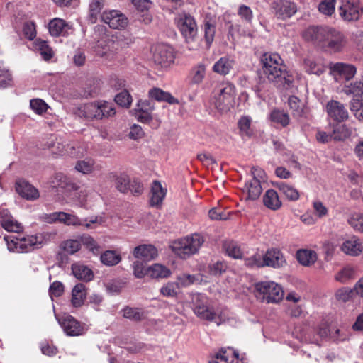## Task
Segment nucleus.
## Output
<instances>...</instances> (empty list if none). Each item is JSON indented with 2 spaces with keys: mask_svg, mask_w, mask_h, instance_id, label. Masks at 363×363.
Masks as SVG:
<instances>
[{
  "mask_svg": "<svg viewBox=\"0 0 363 363\" xmlns=\"http://www.w3.org/2000/svg\"><path fill=\"white\" fill-rule=\"evenodd\" d=\"M131 42L129 33H116L111 38L99 41L96 52L100 55L115 54L126 48Z\"/></svg>",
  "mask_w": 363,
  "mask_h": 363,
  "instance_id": "obj_5",
  "label": "nucleus"
},
{
  "mask_svg": "<svg viewBox=\"0 0 363 363\" xmlns=\"http://www.w3.org/2000/svg\"><path fill=\"white\" fill-rule=\"evenodd\" d=\"M99 105V119H101L104 117H111L116 114V111L113 107V105L104 101V102H98Z\"/></svg>",
  "mask_w": 363,
  "mask_h": 363,
  "instance_id": "obj_51",
  "label": "nucleus"
},
{
  "mask_svg": "<svg viewBox=\"0 0 363 363\" xmlns=\"http://www.w3.org/2000/svg\"><path fill=\"white\" fill-rule=\"evenodd\" d=\"M30 106L37 114L41 115L48 109L47 104L40 99H32L30 101Z\"/></svg>",
  "mask_w": 363,
  "mask_h": 363,
  "instance_id": "obj_60",
  "label": "nucleus"
},
{
  "mask_svg": "<svg viewBox=\"0 0 363 363\" xmlns=\"http://www.w3.org/2000/svg\"><path fill=\"white\" fill-rule=\"evenodd\" d=\"M274 15L278 19L286 20L297 12L295 3L288 0H278L272 3Z\"/></svg>",
  "mask_w": 363,
  "mask_h": 363,
  "instance_id": "obj_13",
  "label": "nucleus"
},
{
  "mask_svg": "<svg viewBox=\"0 0 363 363\" xmlns=\"http://www.w3.org/2000/svg\"><path fill=\"white\" fill-rule=\"evenodd\" d=\"M343 91L347 95H353L356 97L363 96V79L359 81H354L345 85L343 88Z\"/></svg>",
  "mask_w": 363,
  "mask_h": 363,
  "instance_id": "obj_40",
  "label": "nucleus"
},
{
  "mask_svg": "<svg viewBox=\"0 0 363 363\" xmlns=\"http://www.w3.org/2000/svg\"><path fill=\"white\" fill-rule=\"evenodd\" d=\"M354 292L353 289L342 287L336 291L335 296L340 301L347 302L352 298Z\"/></svg>",
  "mask_w": 363,
  "mask_h": 363,
  "instance_id": "obj_59",
  "label": "nucleus"
},
{
  "mask_svg": "<svg viewBox=\"0 0 363 363\" xmlns=\"http://www.w3.org/2000/svg\"><path fill=\"white\" fill-rule=\"evenodd\" d=\"M252 119L250 116L241 117L238 122V126L240 131V135L242 138H250L253 134V130L251 128Z\"/></svg>",
  "mask_w": 363,
  "mask_h": 363,
  "instance_id": "obj_39",
  "label": "nucleus"
},
{
  "mask_svg": "<svg viewBox=\"0 0 363 363\" xmlns=\"http://www.w3.org/2000/svg\"><path fill=\"white\" fill-rule=\"evenodd\" d=\"M101 262L106 266H115L121 260V255L115 251L107 250L101 255Z\"/></svg>",
  "mask_w": 363,
  "mask_h": 363,
  "instance_id": "obj_42",
  "label": "nucleus"
},
{
  "mask_svg": "<svg viewBox=\"0 0 363 363\" xmlns=\"http://www.w3.org/2000/svg\"><path fill=\"white\" fill-rule=\"evenodd\" d=\"M173 48L167 45H158L155 48L153 52V61L162 67H168L174 61Z\"/></svg>",
  "mask_w": 363,
  "mask_h": 363,
  "instance_id": "obj_10",
  "label": "nucleus"
},
{
  "mask_svg": "<svg viewBox=\"0 0 363 363\" xmlns=\"http://www.w3.org/2000/svg\"><path fill=\"white\" fill-rule=\"evenodd\" d=\"M67 26L66 22L61 18H54L48 23L50 33L55 37L62 35Z\"/></svg>",
  "mask_w": 363,
  "mask_h": 363,
  "instance_id": "obj_38",
  "label": "nucleus"
},
{
  "mask_svg": "<svg viewBox=\"0 0 363 363\" xmlns=\"http://www.w3.org/2000/svg\"><path fill=\"white\" fill-rule=\"evenodd\" d=\"M356 276L355 269L352 266H346L337 272L335 275V280L345 284L350 280L354 279Z\"/></svg>",
  "mask_w": 363,
  "mask_h": 363,
  "instance_id": "obj_35",
  "label": "nucleus"
},
{
  "mask_svg": "<svg viewBox=\"0 0 363 363\" xmlns=\"http://www.w3.org/2000/svg\"><path fill=\"white\" fill-rule=\"evenodd\" d=\"M61 248L68 255H73L81 248L80 240L69 239L61 244Z\"/></svg>",
  "mask_w": 363,
  "mask_h": 363,
  "instance_id": "obj_49",
  "label": "nucleus"
},
{
  "mask_svg": "<svg viewBox=\"0 0 363 363\" xmlns=\"http://www.w3.org/2000/svg\"><path fill=\"white\" fill-rule=\"evenodd\" d=\"M99 105L97 103L84 104L79 106L74 111V113L80 118L87 119H99Z\"/></svg>",
  "mask_w": 363,
  "mask_h": 363,
  "instance_id": "obj_24",
  "label": "nucleus"
},
{
  "mask_svg": "<svg viewBox=\"0 0 363 363\" xmlns=\"http://www.w3.org/2000/svg\"><path fill=\"white\" fill-rule=\"evenodd\" d=\"M204 242L202 235L194 233L174 242L172 249L179 257L186 259L197 253Z\"/></svg>",
  "mask_w": 363,
  "mask_h": 363,
  "instance_id": "obj_2",
  "label": "nucleus"
},
{
  "mask_svg": "<svg viewBox=\"0 0 363 363\" xmlns=\"http://www.w3.org/2000/svg\"><path fill=\"white\" fill-rule=\"evenodd\" d=\"M296 259L303 266H311L317 260V254L311 250H298L296 252Z\"/></svg>",
  "mask_w": 363,
  "mask_h": 363,
  "instance_id": "obj_30",
  "label": "nucleus"
},
{
  "mask_svg": "<svg viewBox=\"0 0 363 363\" xmlns=\"http://www.w3.org/2000/svg\"><path fill=\"white\" fill-rule=\"evenodd\" d=\"M335 0H323L318 6V10L320 13L331 16L335 11Z\"/></svg>",
  "mask_w": 363,
  "mask_h": 363,
  "instance_id": "obj_58",
  "label": "nucleus"
},
{
  "mask_svg": "<svg viewBox=\"0 0 363 363\" xmlns=\"http://www.w3.org/2000/svg\"><path fill=\"white\" fill-rule=\"evenodd\" d=\"M48 140L44 145L46 148L50 150L53 154L62 155L67 153L71 156H76L74 152V147L72 145L64 144L61 138L57 140L56 136L53 135H51Z\"/></svg>",
  "mask_w": 363,
  "mask_h": 363,
  "instance_id": "obj_15",
  "label": "nucleus"
},
{
  "mask_svg": "<svg viewBox=\"0 0 363 363\" xmlns=\"http://www.w3.org/2000/svg\"><path fill=\"white\" fill-rule=\"evenodd\" d=\"M133 255L135 258L148 262L156 258L158 252L157 248L152 245H141L134 248Z\"/></svg>",
  "mask_w": 363,
  "mask_h": 363,
  "instance_id": "obj_22",
  "label": "nucleus"
},
{
  "mask_svg": "<svg viewBox=\"0 0 363 363\" xmlns=\"http://www.w3.org/2000/svg\"><path fill=\"white\" fill-rule=\"evenodd\" d=\"M104 6V0H91L89 4V21L91 23L96 22L97 18Z\"/></svg>",
  "mask_w": 363,
  "mask_h": 363,
  "instance_id": "obj_41",
  "label": "nucleus"
},
{
  "mask_svg": "<svg viewBox=\"0 0 363 363\" xmlns=\"http://www.w3.org/2000/svg\"><path fill=\"white\" fill-rule=\"evenodd\" d=\"M166 195V191L159 182L155 181L151 188L150 204L152 206L160 205Z\"/></svg>",
  "mask_w": 363,
  "mask_h": 363,
  "instance_id": "obj_28",
  "label": "nucleus"
},
{
  "mask_svg": "<svg viewBox=\"0 0 363 363\" xmlns=\"http://www.w3.org/2000/svg\"><path fill=\"white\" fill-rule=\"evenodd\" d=\"M326 27L311 26L303 33L306 41L311 42L318 46H322Z\"/></svg>",
  "mask_w": 363,
  "mask_h": 363,
  "instance_id": "obj_21",
  "label": "nucleus"
},
{
  "mask_svg": "<svg viewBox=\"0 0 363 363\" xmlns=\"http://www.w3.org/2000/svg\"><path fill=\"white\" fill-rule=\"evenodd\" d=\"M340 249L347 255L357 257L363 252V242L359 238L352 236L343 241Z\"/></svg>",
  "mask_w": 363,
  "mask_h": 363,
  "instance_id": "obj_19",
  "label": "nucleus"
},
{
  "mask_svg": "<svg viewBox=\"0 0 363 363\" xmlns=\"http://www.w3.org/2000/svg\"><path fill=\"white\" fill-rule=\"evenodd\" d=\"M233 61L228 57H221L213 67V70L220 74L225 75L229 73L233 68Z\"/></svg>",
  "mask_w": 363,
  "mask_h": 363,
  "instance_id": "obj_36",
  "label": "nucleus"
},
{
  "mask_svg": "<svg viewBox=\"0 0 363 363\" xmlns=\"http://www.w3.org/2000/svg\"><path fill=\"white\" fill-rule=\"evenodd\" d=\"M179 284L168 282L160 289V293L165 297H176L178 294Z\"/></svg>",
  "mask_w": 363,
  "mask_h": 363,
  "instance_id": "obj_53",
  "label": "nucleus"
},
{
  "mask_svg": "<svg viewBox=\"0 0 363 363\" xmlns=\"http://www.w3.org/2000/svg\"><path fill=\"white\" fill-rule=\"evenodd\" d=\"M345 38L341 32L326 27L322 48H327L333 52H339L345 46Z\"/></svg>",
  "mask_w": 363,
  "mask_h": 363,
  "instance_id": "obj_9",
  "label": "nucleus"
},
{
  "mask_svg": "<svg viewBox=\"0 0 363 363\" xmlns=\"http://www.w3.org/2000/svg\"><path fill=\"white\" fill-rule=\"evenodd\" d=\"M255 296L267 303H277L284 296L282 287L274 281H261L255 284Z\"/></svg>",
  "mask_w": 363,
  "mask_h": 363,
  "instance_id": "obj_3",
  "label": "nucleus"
},
{
  "mask_svg": "<svg viewBox=\"0 0 363 363\" xmlns=\"http://www.w3.org/2000/svg\"><path fill=\"white\" fill-rule=\"evenodd\" d=\"M262 71L269 81L266 82L262 78L259 79L257 84L255 86L257 92H262L269 89V83L281 89H291L294 86V77L286 69L283 60L277 53H264L261 57Z\"/></svg>",
  "mask_w": 363,
  "mask_h": 363,
  "instance_id": "obj_1",
  "label": "nucleus"
},
{
  "mask_svg": "<svg viewBox=\"0 0 363 363\" xmlns=\"http://www.w3.org/2000/svg\"><path fill=\"white\" fill-rule=\"evenodd\" d=\"M115 177V186L122 193H127L130 188V179L125 174L120 176H114Z\"/></svg>",
  "mask_w": 363,
  "mask_h": 363,
  "instance_id": "obj_50",
  "label": "nucleus"
},
{
  "mask_svg": "<svg viewBox=\"0 0 363 363\" xmlns=\"http://www.w3.org/2000/svg\"><path fill=\"white\" fill-rule=\"evenodd\" d=\"M115 101L122 107L129 108L132 102V97L127 90H123L115 96Z\"/></svg>",
  "mask_w": 363,
  "mask_h": 363,
  "instance_id": "obj_56",
  "label": "nucleus"
},
{
  "mask_svg": "<svg viewBox=\"0 0 363 363\" xmlns=\"http://www.w3.org/2000/svg\"><path fill=\"white\" fill-rule=\"evenodd\" d=\"M224 247L227 254L235 259L242 258V252L240 247L235 242H228L225 243Z\"/></svg>",
  "mask_w": 363,
  "mask_h": 363,
  "instance_id": "obj_52",
  "label": "nucleus"
},
{
  "mask_svg": "<svg viewBox=\"0 0 363 363\" xmlns=\"http://www.w3.org/2000/svg\"><path fill=\"white\" fill-rule=\"evenodd\" d=\"M149 96L151 99H155L158 101H166L170 104H176L179 101L172 96L169 92H166L160 88H153L149 91Z\"/></svg>",
  "mask_w": 363,
  "mask_h": 363,
  "instance_id": "obj_29",
  "label": "nucleus"
},
{
  "mask_svg": "<svg viewBox=\"0 0 363 363\" xmlns=\"http://www.w3.org/2000/svg\"><path fill=\"white\" fill-rule=\"evenodd\" d=\"M0 224L6 231L19 233L23 230V226L17 221L6 209L0 211Z\"/></svg>",
  "mask_w": 363,
  "mask_h": 363,
  "instance_id": "obj_18",
  "label": "nucleus"
},
{
  "mask_svg": "<svg viewBox=\"0 0 363 363\" xmlns=\"http://www.w3.org/2000/svg\"><path fill=\"white\" fill-rule=\"evenodd\" d=\"M328 116L336 121H344L348 118V112L344 104L335 100H330L326 105Z\"/></svg>",
  "mask_w": 363,
  "mask_h": 363,
  "instance_id": "obj_17",
  "label": "nucleus"
},
{
  "mask_svg": "<svg viewBox=\"0 0 363 363\" xmlns=\"http://www.w3.org/2000/svg\"><path fill=\"white\" fill-rule=\"evenodd\" d=\"M72 269L73 274L78 279L89 281L94 277V274L91 269L85 265L74 264L72 267Z\"/></svg>",
  "mask_w": 363,
  "mask_h": 363,
  "instance_id": "obj_31",
  "label": "nucleus"
},
{
  "mask_svg": "<svg viewBox=\"0 0 363 363\" xmlns=\"http://www.w3.org/2000/svg\"><path fill=\"white\" fill-rule=\"evenodd\" d=\"M263 257L264 267L281 269L287 264L283 252L279 248L272 247L268 249Z\"/></svg>",
  "mask_w": 363,
  "mask_h": 363,
  "instance_id": "obj_14",
  "label": "nucleus"
},
{
  "mask_svg": "<svg viewBox=\"0 0 363 363\" xmlns=\"http://www.w3.org/2000/svg\"><path fill=\"white\" fill-rule=\"evenodd\" d=\"M36 48L38 50L41 57L45 60H49L52 57L53 52L48 45L47 42L43 40H38L36 42Z\"/></svg>",
  "mask_w": 363,
  "mask_h": 363,
  "instance_id": "obj_54",
  "label": "nucleus"
},
{
  "mask_svg": "<svg viewBox=\"0 0 363 363\" xmlns=\"http://www.w3.org/2000/svg\"><path fill=\"white\" fill-rule=\"evenodd\" d=\"M288 104L290 109L292 111V114L294 117L299 118L303 115V108L301 104V101L295 96H289L288 99Z\"/></svg>",
  "mask_w": 363,
  "mask_h": 363,
  "instance_id": "obj_48",
  "label": "nucleus"
},
{
  "mask_svg": "<svg viewBox=\"0 0 363 363\" xmlns=\"http://www.w3.org/2000/svg\"><path fill=\"white\" fill-rule=\"evenodd\" d=\"M75 169L82 174H89L94 169V162L91 160L78 161L75 165Z\"/></svg>",
  "mask_w": 363,
  "mask_h": 363,
  "instance_id": "obj_61",
  "label": "nucleus"
},
{
  "mask_svg": "<svg viewBox=\"0 0 363 363\" xmlns=\"http://www.w3.org/2000/svg\"><path fill=\"white\" fill-rule=\"evenodd\" d=\"M177 27L186 40L189 43L195 41L197 33V25L194 18L189 14L183 13L176 18Z\"/></svg>",
  "mask_w": 363,
  "mask_h": 363,
  "instance_id": "obj_7",
  "label": "nucleus"
},
{
  "mask_svg": "<svg viewBox=\"0 0 363 363\" xmlns=\"http://www.w3.org/2000/svg\"><path fill=\"white\" fill-rule=\"evenodd\" d=\"M206 74V67L203 64H199L191 72V82L199 84L203 82Z\"/></svg>",
  "mask_w": 363,
  "mask_h": 363,
  "instance_id": "obj_47",
  "label": "nucleus"
},
{
  "mask_svg": "<svg viewBox=\"0 0 363 363\" xmlns=\"http://www.w3.org/2000/svg\"><path fill=\"white\" fill-rule=\"evenodd\" d=\"M271 121L286 127L289 124L290 118L288 113L279 109H274L270 114Z\"/></svg>",
  "mask_w": 363,
  "mask_h": 363,
  "instance_id": "obj_43",
  "label": "nucleus"
},
{
  "mask_svg": "<svg viewBox=\"0 0 363 363\" xmlns=\"http://www.w3.org/2000/svg\"><path fill=\"white\" fill-rule=\"evenodd\" d=\"M264 205L270 210L277 211L281 207L282 203L277 192L274 189L267 190L263 196Z\"/></svg>",
  "mask_w": 363,
  "mask_h": 363,
  "instance_id": "obj_26",
  "label": "nucleus"
},
{
  "mask_svg": "<svg viewBox=\"0 0 363 363\" xmlns=\"http://www.w3.org/2000/svg\"><path fill=\"white\" fill-rule=\"evenodd\" d=\"M351 135L350 130L345 125H340L336 127L333 133V140H344L349 138Z\"/></svg>",
  "mask_w": 363,
  "mask_h": 363,
  "instance_id": "obj_55",
  "label": "nucleus"
},
{
  "mask_svg": "<svg viewBox=\"0 0 363 363\" xmlns=\"http://www.w3.org/2000/svg\"><path fill=\"white\" fill-rule=\"evenodd\" d=\"M339 13L346 21H358L363 13V5L359 0H343L339 9Z\"/></svg>",
  "mask_w": 363,
  "mask_h": 363,
  "instance_id": "obj_8",
  "label": "nucleus"
},
{
  "mask_svg": "<svg viewBox=\"0 0 363 363\" xmlns=\"http://www.w3.org/2000/svg\"><path fill=\"white\" fill-rule=\"evenodd\" d=\"M244 194H247L246 200L257 199L262 191V187L259 179H252L246 182L242 189Z\"/></svg>",
  "mask_w": 363,
  "mask_h": 363,
  "instance_id": "obj_23",
  "label": "nucleus"
},
{
  "mask_svg": "<svg viewBox=\"0 0 363 363\" xmlns=\"http://www.w3.org/2000/svg\"><path fill=\"white\" fill-rule=\"evenodd\" d=\"M54 184L55 186L65 190V192L71 193L79 189V186L76 183L62 173L55 175Z\"/></svg>",
  "mask_w": 363,
  "mask_h": 363,
  "instance_id": "obj_25",
  "label": "nucleus"
},
{
  "mask_svg": "<svg viewBox=\"0 0 363 363\" xmlns=\"http://www.w3.org/2000/svg\"><path fill=\"white\" fill-rule=\"evenodd\" d=\"M277 187L289 201H295L299 199V193L293 186L281 182L277 184Z\"/></svg>",
  "mask_w": 363,
  "mask_h": 363,
  "instance_id": "obj_33",
  "label": "nucleus"
},
{
  "mask_svg": "<svg viewBox=\"0 0 363 363\" xmlns=\"http://www.w3.org/2000/svg\"><path fill=\"white\" fill-rule=\"evenodd\" d=\"M235 87L230 83L218 85L214 92L215 107L221 112H227L235 104Z\"/></svg>",
  "mask_w": 363,
  "mask_h": 363,
  "instance_id": "obj_4",
  "label": "nucleus"
},
{
  "mask_svg": "<svg viewBox=\"0 0 363 363\" xmlns=\"http://www.w3.org/2000/svg\"><path fill=\"white\" fill-rule=\"evenodd\" d=\"M330 69L337 82L342 79L350 81L357 73V68L354 65L343 62L331 64Z\"/></svg>",
  "mask_w": 363,
  "mask_h": 363,
  "instance_id": "obj_12",
  "label": "nucleus"
},
{
  "mask_svg": "<svg viewBox=\"0 0 363 363\" xmlns=\"http://www.w3.org/2000/svg\"><path fill=\"white\" fill-rule=\"evenodd\" d=\"M204 40L206 48H209L214 40L216 33V23L211 20H205L203 26Z\"/></svg>",
  "mask_w": 363,
  "mask_h": 363,
  "instance_id": "obj_34",
  "label": "nucleus"
},
{
  "mask_svg": "<svg viewBox=\"0 0 363 363\" xmlns=\"http://www.w3.org/2000/svg\"><path fill=\"white\" fill-rule=\"evenodd\" d=\"M38 243L37 237L30 235L23 237L20 238V243L18 244V253L28 252L33 249V247Z\"/></svg>",
  "mask_w": 363,
  "mask_h": 363,
  "instance_id": "obj_46",
  "label": "nucleus"
},
{
  "mask_svg": "<svg viewBox=\"0 0 363 363\" xmlns=\"http://www.w3.org/2000/svg\"><path fill=\"white\" fill-rule=\"evenodd\" d=\"M238 14L242 21H245L247 23H251L253 13L251 9L246 5H241L238 10Z\"/></svg>",
  "mask_w": 363,
  "mask_h": 363,
  "instance_id": "obj_63",
  "label": "nucleus"
},
{
  "mask_svg": "<svg viewBox=\"0 0 363 363\" xmlns=\"http://www.w3.org/2000/svg\"><path fill=\"white\" fill-rule=\"evenodd\" d=\"M348 223L354 230L363 233V214L352 213L348 218Z\"/></svg>",
  "mask_w": 363,
  "mask_h": 363,
  "instance_id": "obj_57",
  "label": "nucleus"
},
{
  "mask_svg": "<svg viewBox=\"0 0 363 363\" xmlns=\"http://www.w3.org/2000/svg\"><path fill=\"white\" fill-rule=\"evenodd\" d=\"M59 222L67 225H84L86 228H90V223L84 224L77 216L62 211H60Z\"/></svg>",
  "mask_w": 363,
  "mask_h": 363,
  "instance_id": "obj_37",
  "label": "nucleus"
},
{
  "mask_svg": "<svg viewBox=\"0 0 363 363\" xmlns=\"http://www.w3.org/2000/svg\"><path fill=\"white\" fill-rule=\"evenodd\" d=\"M80 241L81 244L83 243L89 250L92 251L94 254H96L99 252V247L97 245L96 242L91 236H82Z\"/></svg>",
  "mask_w": 363,
  "mask_h": 363,
  "instance_id": "obj_64",
  "label": "nucleus"
},
{
  "mask_svg": "<svg viewBox=\"0 0 363 363\" xmlns=\"http://www.w3.org/2000/svg\"><path fill=\"white\" fill-rule=\"evenodd\" d=\"M86 296V287L83 284H78L74 286L72 291L71 302L74 307H81Z\"/></svg>",
  "mask_w": 363,
  "mask_h": 363,
  "instance_id": "obj_27",
  "label": "nucleus"
},
{
  "mask_svg": "<svg viewBox=\"0 0 363 363\" xmlns=\"http://www.w3.org/2000/svg\"><path fill=\"white\" fill-rule=\"evenodd\" d=\"M101 21L111 28L122 30L128 24V18L118 10L105 11L101 16Z\"/></svg>",
  "mask_w": 363,
  "mask_h": 363,
  "instance_id": "obj_11",
  "label": "nucleus"
},
{
  "mask_svg": "<svg viewBox=\"0 0 363 363\" xmlns=\"http://www.w3.org/2000/svg\"><path fill=\"white\" fill-rule=\"evenodd\" d=\"M147 274L155 279L167 278L171 274V271L164 265L154 264L147 268Z\"/></svg>",
  "mask_w": 363,
  "mask_h": 363,
  "instance_id": "obj_32",
  "label": "nucleus"
},
{
  "mask_svg": "<svg viewBox=\"0 0 363 363\" xmlns=\"http://www.w3.org/2000/svg\"><path fill=\"white\" fill-rule=\"evenodd\" d=\"M192 307L196 315L200 319L214 321L217 325L224 322V320L217 315L213 310L209 307L208 298L202 294H196L192 296Z\"/></svg>",
  "mask_w": 363,
  "mask_h": 363,
  "instance_id": "obj_6",
  "label": "nucleus"
},
{
  "mask_svg": "<svg viewBox=\"0 0 363 363\" xmlns=\"http://www.w3.org/2000/svg\"><path fill=\"white\" fill-rule=\"evenodd\" d=\"M304 69L308 74L320 75L325 72V67L321 63H318L313 59L304 60Z\"/></svg>",
  "mask_w": 363,
  "mask_h": 363,
  "instance_id": "obj_44",
  "label": "nucleus"
},
{
  "mask_svg": "<svg viewBox=\"0 0 363 363\" xmlns=\"http://www.w3.org/2000/svg\"><path fill=\"white\" fill-rule=\"evenodd\" d=\"M16 191L22 198L26 200H36L40 196L38 190L23 179L16 181Z\"/></svg>",
  "mask_w": 363,
  "mask_h": 363,
  "instance_id": "obj_20",
  "label": "nucleus"
},
{
  "mask_svg": "<svg viewBox=\"0 0 363 363\" xmlns=\"http://www.w3.org/2000/svg\"><path fill=\"white\" fill-rule=\"evenodd\" d=\"M59 324L69 336H79L84 333V328L74 318L69 315L57 318Z\"/></svg>",
  "mask_w": 363,
  "mask_h": 363,
  "instance_id": "obj_16",
  "label": "nucleus"
},
{
  "mask_svg": "<svg viewBox=\"0 0 363 363\" xmlns=\"http://www.w3.org/2000/svg\"><path fill=\"white\" fill-rule=\"evenodd\" d=\"M123 316L133 321H140L145 318V313L140 308L125 307L123 310Z\"/></svg>",
  "mask_w": 363,
  "mask_h": 363,
  "instance_id": "obj_45",
  "label": "nucleus"
},
{
  "mask_svg": "<svg viewBox=\"0 0 363 363\" xmlns=\"http://www.w3.org/2000/svg\"><path fill=\"white\" fill-rule=\"evenodd\" d=\"M11 74L9 69L0 65V88H6L11 85Z\"/></svg>",
  "mask_w": 363,
  "mask_h": 363,
  "instance_id": "obj_62",
  "label": "nucleus"
}]
</instances>
